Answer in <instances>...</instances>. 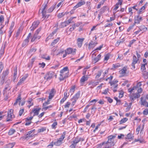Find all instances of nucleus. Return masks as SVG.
<instances>
[{"label":"nucleus","mask_w":148,"mask_h":148,"mask_svg":"<svg viewBox=\"0 0 148 148\" xmlns=\"http://www.w3.org/2000/svg\"><path fill=\"white\" fill-rule=\"evenodd\" d=\"M69 70L67 66L64 67L60 71L59 79L60 81H63L69 77Z\"/></svg>","instance_id":"f257e3e1"},{"label":"nucleus","mask_w":148,"mask_h":148,"mask_svg":"<svg viewBox=\"0 0 148 148\" xmlns=\"http://www.w3.org/2000/svg\"><path fill=\"white\" fill-rule=\"evenodd\" d=\"M140 95L134 92V89L130 88V100L132 102H133L135 100L140 97Z\"/></svg>","instance_id":"f03ea898"},{"label":"nucleus","mask_w":148,"mask_h":148,"mask_svg":"<svg viewBox=\"0 0 148 148\" xmlns=\"http://www.w3.org/2000/svg\"><path fill=\"white\" fill-rule=\"evenodd\" d=\"M84 140V137H80L77 136L73 138V141L71 142L72 144L70 147L71 148H75L77 144L80 141H82Z\"/></svg>","instance_id":"7ed1b4c3"},{"label":"nucleus","mask_w":148,"mask_h":148,"mask_svg":"<svg viewBox=\"0 0 148 148\" xmlns=\"http://www.w3.org/2000/svg\"><path fill=\"white\" fill-rule=\"evenodd\" d=\"M8 87H5L3 90V94L4 97V99L7 100L10 97L11 93L9 90Z\"/></svg>","instance_id":"20e7f679"},{"label":"nucleus","mask_w":148,"mask_h":148,"mask_svg":"<svg viewBox=\"0 0 148 148\" xmlns=\"http://www.w3.org/2000/svg\"><path fill=\"white\" fill-rule=\"evenodd\" d=\"M117 134L114 135H111L109 136L108 137V140L107 141L108 143L112 144L113 145H114L116 141L114 140V139L116 138Z\"/></svg>","instance_id":"39448f33"},{"label":"nucleus","mask_w":148,"mask_h":148,"mask_svg":"<svg viewBox=\"0 0 148 148\" xmlns=\"http://www.w3.org/2000/svg\"><path fill=\"white\" fill-rule=\"evenodd\" d=\"M5 121L6 122H8L12 121V119L14 117L13 112H8V115L6 116Z\"/></svg>","instance_id":"423d86ee"},{"label":"nucleus","mask_w":148,"mask_h":148,"mask_svg":"<svg viewBox=\"0 0 148 148\" xmlns=\"http://www.w3.org/2000/svg\"><path fill=\"white\" fill-rule=\"evenodd\" d=\"M54 72L53 71H49L47 73L44 77V79L47 80L51 79L54 75Z\"/></svg>","instance_id":"0eeeda50"},{"label":"nucleus","mask_w":148,"mask_h":148,"mask_svg":"<svg viewBox=\"0 0 148 148\" xmlns=\"http://www.w3.org/2000/svg\"><path fill=\"white\" fill-rule=\"evenodd\" d=\"M95 52L93 53L92 55V62L94 64L96 63L100 59L101 55L100 54H99L96 57H94L93 56H96L95 54H94Z\"/></svg>","instance_id":"6e6552de"},{"label":"nucleus","mask_w":148,"mask_h":148,"mask_svg":"<svg viewBox=\"0 0 148 148\" xmlns=\"http://www.w3.org/2000/svg\"><path fill=\"white\" fill-rule=\"evenodd\" d=\"M88 83L89 88H93L94 87L98 84L99 82H95L93 80H91L89 81Z\"/></svg>","instance_id":"1a4fd4ad"},{"label":"nucleus","mask_w":148,"mask_h":148,"mask_svg":"<svg viewBox=\"0 0 148 148\" xmlns=\"http://www.w3.org/2000/svg\"><path fill=\"white\" fill-rule=\"evenodd\" d=\"M138 62V60H137V58L134 55L133 56V59L132 60V62L131 64V66L132 68L131 69H135V65Z\"/></svg>","instance_id":"9d476101"},{"label":"nucleus","mask_w":148,"mask_h":148,"mask_svg":"<svg viewBox=\"0 0 148 148\" xmlns=\"http://www.w3.org/2000/svg\"><path fill=\"white\" fill-rule=\"evenodd\" d=\"M40 23L39 21H34L30 28V31H33L38 26Z\"/></svg>","instance_id":"9b49d317"},{"label":"nucleus","mask_w":148,"mask_h":148,"mask_svg":"<svg viewBox=\"0 0 148 148\" xmlns=\"http://www.w3.org/2000/svg\"><path fill=\"white\" fill-rule=\"evenodd\" d=\"M76 50L75 49H73L71 48H69L65 50V53H67L68 54L72 53L73 54H75L76 52Z\"/></svg>","instance_id":"f8f14e48"},{"label":"nucleus","mask_w":148,"mask_h":148,"mask_svg":"<svg viewBox=\"0 0 148 148\" xmlns=\"http://www.w3.org/2000/svg\"><path fill=\"white\" fill-rule=\"evenodd\" d=\"M69 27V29L68 30L67 29H66L65 31V32L67 34H68V35L70 34L72 31L75 28V24H74L72 26H70Z\"/></svg>","instance_id":"ddd939ff"},{"label":"nucleus","mask_w":148,"mask_h":148,"mask_svg":"<svg viewBox=\"0 0 148 148\" xmlns=\"http://www.w3.org/2000/svg\"><path fill=\"white\" fill-rule=\"evenodd\" d=\"M35 131V130L34 129L31 130L27 132V134H26V137L27 138H28L29 139L30 138L32 137L34 135V132Z\"/></svg>","instance_id":"4468645a"},{"label":"nucleus","mask_w":148,"mask_h":148,"mask_svg":"<svg viewBox=\"0 0 148 148\" xmlns=\"http://www.w3.org/2000/svg\"><path fill=\"white\" fill-rule=\"evenodd\" d=\"M85 4V2L82 0L81 1L79 2L73 8V10H75L76 8H77L81 6L84 5Z\"/></svg>","instance_id":"2eb2a0df"},{"label":"nucleus","mask_w":148,"mask_h":148,"mask_svg":"<svg viewBox=\"0 0 148 148\" xmlns=\"http://www.w3.org/2000/svg\"><path fill=\"white\" fill-rule=\"evenodd\" d=\"M133 88L134 89V92H136L137 94L140 95V94L142 92L143 90L142 88H139L138 86H134Z\"/></svg>","instance_id":"dca6fc26"},{"label":"nucleus","mask_w":148,"mask_h":148,"mask_svg":"<svg viewBox=\"0 0 148 148\" xmlns=\"http://www.w3.org/2000/svg\"><path fill=\"white\" fill-rule=\"evenodd\" d=\"M48 104L47 102H46L43 104V108L42 109V110H51V109H49L52 107L51 106H46Z\"/></svg>","instance_id":"f3484780"},{"label":"nucleus","mask_w":148,"mask_h":148,"mask_svg":"<svg viewBox=\"0 0 148 148\" xmlns=\"http://www.w3.org/2000/svg\"><path fill=\"white\" fill-rule=\"evenodd\" d=\"M138 141H139L140 143H142L144 142L145 140L142 137L140 136V137H138L137 139H134V140L132 142V143Z\"/></svg>","instance_id":"a211bd4d"},{"label":"nucleus","mask_w":148,"mask_h":148,"mask_svg":"<svg viewBox=\"0 0 148 148\" xmlns=\"http://www.w3.org/2000/svg\"><path fill=\"white\" fill-rule=\"evenodd\" d=\"M47 4H45L43 5L41 7V9H40L39 11V12L41 10V13L42 14H43V13H45L46 12V10L47 9Z\"/></svg>","instance_id":"6ab92c4d"},{"label":"nucleus","mask_w":148,"mask_h":148,"mask_svg":"<svg viewBox=\"0 0 148 148\" xmlns=\"http://www.w3.org/2000/svg\"><path fill=\"white\" fill-rule=\"evenodd\" d=\"M84 38H78L77 39V44L78 47H81L83 43V41H84Z\"/></svg>","instance_id":"aec40b11"},{"label":"nucleus","mask_w":148,"mask_h":148,"mask_svg":"<svg viewBox=\"0 0 148 148\" xmlns=\"http://www.w3.org/2000/svg\"><path fill=\"white\" fill-rule=\"evenodd\" d=\"M127 67H124L119 71V73L121 76H123L125 75L127 70Z\"/></svg>","instance_id":"412c9836"},{"label":"nucleus","mask_w":148,"mask_h":148,"mask_svg":"<svg viewBox=\"0 0 148 148\" xmlns=\"http://www.w3.org/2000/svg\"><path fill=\"white\" fill-rule=\"evenodd\" d=\"M21 97L20 95H19L17 99H16L15 101L13 104V106L16 107L17 106V103L20 102H21Z\"/></svg>","instance_id":"4be33fe9"},{"label":"nucleus","mask_w":148,"mask_h":148,"mask_svg":"<svg viewBox=\"0 0 148 148\" xmlns=\"http://www.w3.org/2000/svg\"><path fill=\"white\" fill-rule=\"evenodd\" d=\"M40 36H38V35H36V34H34V35L33 36L31 40V42H33L36 39H37L38 40L40 39Z\"/></svg>","instance_id":"5701e85b"},{"label":"nucleus","mask_w":148,"mask_h":148,"mask_svg":"<svg viewBox=\"0 0 148 148\" xmlns=\"http://www.w3.org/2000/svg\"><path fill=\"white\" fill-rule=\"evenodd\" d=\"M11 82L12 81L10 79H8L7 80L6 82V84L5 87H8L9 90H10L11 88L10 85L11 83Z\"/></svg>","instance_id":"b1692460"},{"label":"nucleus","mask_w":148,"mask_h":148,"mask_svg":"<svg viewBox=\"0 0 148 148\" xmlns=\"http://www.w3.org/2000/svg\"><path fill=\"white\" fill-rule=\"evenodd\" d=\"M140 101L141 102L142 105H145L146 106L147 103L146 101V98L145 97H141L140 98Z\"/></svg>","instance_id":"393cba45"},{"label":"nucleus","mask_w":148,"mask_h":148,"mask_svg":"<svg viewBox=\"0 0 148 148\" xmlns=\"http://www.w3.org/2000/svg\"><path fill=\"white\" fill-rule=\"evenodd\" d=\"M142 17H140L139 16H138L137 17L135 18L134 23L136 24H139L140 22L142 20Z\"/></svg>","instance_id":"a878e982"},{"label":"nucleus","mask_w":148,"mask_h":148,"mask_svg":"<svg viewBox=\"0 0 148 148\" xmlns=\"http://www.w3.org/2000/svg\"><path fill=\"white\" fill-rule=\"evenodd\" d=\"M88 79V77L87 76H85L84 75L81 78L80 80V82L81 83H83L85 81L87 80Z\"/></svg>","instance_id":"bb28decb"},{"label":"nucleus","mask_w":148,"mask_h":148,"mask_svg":"<svg viewBox=\"0 0 148 148\" xmlns=\"http://www.w3.org/2000/svg\"><path fill=\"white\" fill-rule=\"evenodd\" d=\"M122 3V0H119L118 2L117 3H116V4L115 5V7L114 8V10H116L119 7V5H121V4Z\"/></svg>","instance_id":"cd10ccee"},{"label":"nucleus","mask_w":148,"mask_h":148,"mask_svg":"<svg viewBox=\"0 0 148 148\" xmlns=\"http://www.w3.org/2000/svg\"><path fill=\"white\" fill-rule=\"evenodd\" d=\"M105 147L104 148H115L114 147H111L112 146H113L114 145L110 143H108V142H105Z\"/></svg>","instance_id":"c85d7f7f"},{"label":"nucleus","mask_w":148,"mask_h":148,"mask_svg":"<svg viewBox=\"0 0 148 148\" xmlns=\"http://www.w3.org/2000/svg\"><path fill=\"white\" fill-rule=\"evenodd\" d=\"M58 29H56L54 30L47 37V38L49 39L51 37H52L53 36L56 34L57 31Z\"/></svg>","instance_id":"c756f323"},{"label":"nucleus","mask_w":148,"mask_h":148,"mask_svg":"<svg viewBox=\"0 0 148 148\" xmlns=\"http://www.w3.org/2000/svg\"><path fill=\"white\" fill-rule=\"evenodd\" d=\"M29 41L27 40V39H25L23 41L22 45V47H26L28 44Z\"/></svg>","instance_id":"7c9ffc66"},{"label":"nucleus","mask_w":148,"mask_h":148,"mask_svg":"<svg viewBox=\"0 0 148 148\" xmlns=\"http://www.w3.org/2000/svg\"><path fill=\"white\" fill-rule=\"evenodd\" d=\"M80 91H78L75 94V95L73 96V97L77 100L80 97Z\"/></svg>","instance_id":"2f4dec72"},{"label":"nucleus","mask_w":148,"mask_h":148,"mask_svg":"<svg viewBox=\"0 0 148 148\" xmlns=\"http://www.w3.org/2000/svg\"><path fill=\"white\" fill-rule=\"evenodd\" d=\"M71 101L72 102L71 104V107H73L75 105L77 100L74 98L73 97L71 99Z\"/></svg>","instance_id":"473e14b6"},{"label":"nucleus","mask_w":148,"mask_h":148,"mask_svg":"<svg viewBox=\"0 0 148 148\" xmlns=\"http://www.w3.org/2000/svg\"><path fill=\"white\" fill-rule=\"evenodd\" d=\"M66 134V132H64L61 137L58 140L62 143L63 140L65 137Z\"/></svg>","instance_id":"72a5a7b5"},{"label":"nucleus","mask_w":148,"mask_h":148,"mask_svg":"<svg viewBox=\"0 0 148 148\" xmlns=\"http://www.w3.org/2000/svg\"><path fill=\"white\" fill-rule=\"evenodd\" d=\"M60 40V38H58L56 39H55L53 40L51 44V46H53L56 44Z\"/></svg>","instance_id":"f704fd0d"},{"label":"nucleus","mask_w":148,"mask_h":148,"mask_svg":"<svg viewBox=\"0 0 148 148\" xmlns=\"http://www.w3.org/2000/svg\"><path fill=\"white\" fill-rule=\"evenodd\" d=\"M146 5H145L140 9L138 13V14H140L144 12V10L145 9Z\"/></svg>","instance_id":"c9c22d12"},{"label":"nucleus","mask_w":148,"mask_h":148,"mask_svg":"<svg viewBox=\"0 0 148 148\" xmlns=\"http://www.w3.org/2000/svg\"><path fill=\"white\" fill-rule=\"evenodd\" d=\"M15 145L14 143H9L6 145V146L4 148H12Z\"/></svg>","instance_id":"e433bc0d"},{"label":"nucleus","mask_w":148,"mask_h":148,"mask_svg":"<svg viewBox=\"0 0 148 148\" xmlns=\"http://www.w3.org/2000/svg\"><path fill=\"white\" fill-rule=\"evenodd\" d=\"M108 7L106 6H105L102 7L100 10V13L102 14L106 10Z\"/></svg>","instance_id":"4c0bfd02"},{"label":"nucleus","mask_w":148,"mask_h":148,"mask_svg":"<svg viewBox=\"0 0 148 148\" xmlns=\"http://www.w3.org/2000/svg\"><path fill=\"white\" fill-rule=\"evenodd\" d=\"M8 70H6L4 71H3L2 73V78H3L4 80V78L5 76L8 75Z\"/></svg>","instance_id":"58836bf2"},{"label":"nucleus","mask_w":148,"mask_h":148,"mask_svg":"<svg viewBox=\"0 0 148 148\" xmlns=\"http://www.w3.org/2000/svg\"><path fill=\"white\" fill-rule=\"evenodd\" d=\"M60 66V63L58 62H57V64L51 67V68L52 69H54L56 70Z\"/></svg>","instance_id":"ea45409f"},{"label":"nucleus","mask_w":148,"mask_h":148,"mask_svg":"<svg viewBox=\"0 0 148 148\" xmlns=\"http://www.w3.org/2000/svg\"><path fill=\"white\" fill-rule=\"evenodd\" d=\"M49 16V15H46V12L45 13H43V14H42V18H43V20L44 19H47L48 18Z\"/></svg>","instance_id":"a19ab883"},{"label":"nucleus","mask_w":148,"mask_h":148,"mask_svg":"<svg viewBox=\"0 0 148 148\" xmlns=\"http://www.w3.org/2000/svg\"><path fill=\"white\" fill-rule=\"evenodd\" d=\"M124 41L123 39L119 40L117 41L115 44L116 46H118L120 44L122 43Z\"/></svg>","instance_id":"79ce46f5"},{"label":"nucleus","mask_w":148,"mask_h":148,"mask_svg":"<svg viewBox=\"0 0 148 148\" xmlns=\"http://www.w3.org/2000/svg\"><path fill=\"white\" fill-rule=\"evenodd\" d=\"M46 128L42 127L40 129H38V133L42 132L46 130Z\"/></svg>","instance_id":"37998d69"},{"label":"nucleus","mask_w":148,"mask_h":148,"mask_svg":"<svg viewBox=\"0 0 148 148\" xmlns=\"http://www.w3.org/2000/svg\"><path fill=\"white\" fill-rule=\"evenodd\" d=\"M71 21L72 20L71 19H69L66 21L62 23V24L64 25L65 27H66V24H67V25L71 23Z\"/></svg>","instance_id":"c03bdc74"},{"label":"nucleus","mask_w":148,"mask_h":148,"mask_svg":"<svg viewBox=\"0 0 148 148\" xmlns=\"http://www.w3.org/2000/svg\"><path fill=\"white\" fill-rule=\"evenodd\" d=\"M118 81L116 79H114L112 82H109V83L110 84L111 86H112L113 84H116L118 82Z\"/></svg>","instance_id":"a18cd8bd"},{"label":"nucleus","mask_w":148,"mask_h":148,"mask_svg":"<svg viewBox=\"0 0 148 148\" xmlns=\"http://www.w3.org/2000/svg\"><path fill=\"white\" fill-rule=\"evenodd\" d=\"M15 132V130L13 129H11L9 130L8 134L9 135H11L14 134Z\"/></svg>","instance_id":"49530a36"},{"label":"nucleus","mask_w":148,"mask_h":148,"mask_svg":"<svg viewBox=\"0 0 148 148\" xmlns=\"http://www.w3.org/2000/svg\"><path fill=\"white\" fill-rule=\"evenodd\" d=\"M32 99H30L29 100L27 101V102L29 105L27 106V107L29 108L30 107L33 105V103L32 102Z\"/></svg>","instance_id":"de8ad7c7"},{"label":"nucleus","mask_w":148,"mask_h":148,"mask_svg":"<svg viewBox=\"0 0 148 148\" xmlns=\"http://www.w3.org/2000/svg\"><path fill=\"white\" fill-rule=\"evenodd\" d=\"M62 143L60 140H58L57 141L54 143V145L56 146L60 145Z\"/></svg>","instance_id":"09e8293b"},{"label":"nucleus","mask_w":148,"mask_h":148,"mask_svg":"<svg viewBox=\"0 0 148 148\" xmlns=\"http://www.w3.org/2000/svg\"><path fill=\"white\" fill-rule=\"evenodd\" d=\"M145 27L144 26H140L139 27V29L140 30H139L135 32V33L136 34H138L139 32L140 31H142L143 29H144Z\"/></svg>","instance_id":"8fccbe9b"},{"label":"nucleus","mask_w":148,"mask_h":148,"mask_svg":"<svg viewBox=\"0 0 148 148\" xmlns=\"http://www.w3.org/2000/svg\"><path fill=\"white\" fill-rule=\"evenodd\" d=\"M128 120V119L127 118H124L121 119L120 122V124H122L123 123H125Z\"/></svg>","instance_id":"3c124183"},{"label":"nucleus","mask_w":148,"mask_h":148,"mask_svg":"<svg viewBox=\"0 0 148 148\" xmlns=\"http://www.w3.org/2000/svg\"><path fill=\"white\" fill-rule=\"evenodd\" d=\"M75 88V86H72L71 89H70V92L71 93V94H73V93L74 92Z\"/></svg>","instance_id":"603ef678"},{"label":"nucleus","mask_w":148,"mask_h":148,"mask_svg":"<svg viewBox=\"0 0 148 148\" xmlns=\"http://www.w3.org/2000/svg\"><path fill=\"white\" fill-rule=\"evenodd\" d=\"M39 112H31L30 114L32 115V116L34 117L35 115H38V114Z\"/></svg>","instance_id":"864d4df0"},{"label":"nucleus","mask_w":148,"mask_h":148,"mask_svg":"<svg viewBox=\"0 0 148 148\" xmlns=\"http://www.w3.org/2000/svg\"><path fill=\"white\" fill-rule=\"evenodd\" d=\"M146 64H147V63H145V64H142L141 66V70L143 71L144 70L146 69L145 66Z\"/></svg>","instance_id":"5fc2aeb1"},{"label":"nucleus","mask_w":148,"mask_h":148,"mask_svg":"<svg viewBox=\"0 0 148 148\" xmlns=\"http://www.w3.org/2000/svg\"><path fill=\"white\" fill-rule=\"evenodd\" d=\"M71 106V103L70 102H67L64 106V108L66 109L68 108L70 106Z\"/></svg>","instance_id":"6e6d98bb"},{"label":"nucleus","mask_w":148,"mask_h":148,"mask_svg":"<svg viewBox=\"0 0 148 148\" xmlns=\"http://www.w3.org/2000/svg\"><path fill=\"white\" fill-rule=\"evenodd\" d=\"M102 72V71H99L98 73L96 76L95 78L96 79L98 78L100 76H101V73Z\"/></svg>","instance_id":"4d7b16f0"},{"label":"nucleus","mask_w":148,"mask_h":148,"mask_svg":"<svg viewBox=\"0 0 148 148\" xmlns=\"http://www.w3.org/2000/svg\"><path fill=\"white\" fill-rule=\"evenodd\" d=\"M33 117L32 116V115H31L30 114V116H27V118L25 119V120H27V121H31V120L32 119Z\"/></svg>","instance_id":"13d9d810"},{"label":"nucleus","mask_w":148,"mask_h":148,"mask_svg":"<svg viewBox=\"0 0 148 148\" xmlns=\"http://www.w3.org/2000/svg\"><path fill=\"white\" fill-rule=\"evenodd\" d=\"M17 67H14V73L13 74V75L14 76H16V75L17 74Z\"/></svg>","instance_id":"bf43d9fd"},{"label":"nucleus","mask_w":148,"mask_h":148,"mask_svg":"<svg viewBox=\"0 0 148 148\" xmlns=\"http://www.w3.org/2000/svg\"><path fill=\"white\" fill-rule=\"evenodd\" d=\"M4 21V17L3 15L0 16V23L1 24H2Z\"/></svg>","instance_id":"052dcab7"},{"label":"nucleus","mask_w":148,"mask_h":148,"mask_svg":"<svg viewBox=\"0 0 148 148\" xmlns=\"http://www.w3.org/2000/svg\"><path fill=\"white\" fill-rule=\"evenodd\" d=\"M32 123L31 121H27V120H25V125H29L31 123Z\"/></svg>","instance_id":"680f3d73"},{"label":"nucleus","mask_w":148,"mask_h":148,"mask_svg":"<svg viewBox=\"0 0 148 148\" xmlns=\"http://www.w3.org/2000/svg\"><path fill=\"white\" fill-rule=\"evenodd\" d=\"M103 44H102L101 45H100L99 47L97 48L94 51H92V53L93 52L97 50H100L101 49V48L103 47Z\"/></svg>","instance_id":"e2e57ef3"},{"label":"nucleus","mask_w":148,"mask_h":148,"mask_svg":"<svg viewBox=\"0 0 148 148\" xmlns=\"http://www.w3.org/2000/svg\"><path fill=\"white\" fill-rule=\"evenodd\" d=\"M3 68V64L2 62H0V73L1 72Z\"/></svg>","instance_id":"0e129e2a"},{"label":"nucleus","mask_w":148,"mask_h":148,"mask_svg":"<svg viewBox=\"0 0 148 148\" xmlns=\"http://www.w3.org/2000/svg\"><path fill=\"white\" fill-rule=\"evenodd\" d=\"M57 125V123L56 122H54L51 125V127L53 129H55L56 126Z\"/></svg>","instance_id":"69168bd1"},{"label":"nucleus","mask_w":148,"mask_h":148,"mask_svg":"<svg viewBox=\"0 0 148 148\" xmlns=\"http://www.w3.org/2000/svg\"><path fill=\"white\" fill-rule=\"evenodd\" d=\"M113 25V24L112 23H110L107 24H106L104 26V27L105 28L107 27H110L112 26Z\"/></svg>","instance_id":"338daca9"},{"label":"nucleus","mask_w":148,"mask_h":148,"mask_svg":"<svg viewBox=\"0 0 148 148\" xmlns=\"http://www.w3.org/2000/svg\"><path fill=\"white\" fill-rule=\"evenodd\" d=\"M105 143V142H103L102 143L98 145L96 148H101L103 145Z\"/></svg>","instance_id":"774afa93"}]
</instances>
